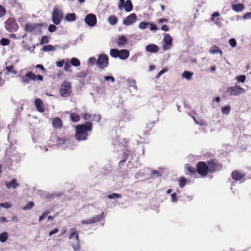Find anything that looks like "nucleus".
I'll list each match as a JSON object with an SVG mask.
<instances>
[{
	"label": "nucleus",
	"mask_w": 251,
	"mask_h": 251,
	"mask_svg": "<svg viewBox=\"0 0 251 251\" xmlns=\"http://www.w3.org/2000/svg\"><path fill=\"white\" fill-rule=\"evenodd\" d=\"M75 138L78 141L85 140L87 138V131L92 130V125L90 122H87L84 124L76 126Z\"/></svg>",
	"instance_id": "obj_1"
},
{
	"label": "nucleus",
	"mask_w": 251,
	"mask_h": 251,
	"mask_svg": "<svg viewBox=\"0 0 251 251\" xmlns=\"http://www.w3.org/2000/svg\"><path fill=\"white\" fill-rule=\"evenodd\" d=\"M36 79L43 81V77L40 75H35L31 72H27L24 75L20 76V80L24 84H28L30 80L35 81Z\"/></svg>",
	"instance_id": "obj_2"
},
{
	"label": "nucleus",
	"mask_w": 251,
	"mask_h": 251,
	"mask_svg": "<svg viewBox=\"0 0 251 251\" xmlns=\"http://www.w3.org/2000/svg\"><path fill=\"white\" fill-rule=\"evenodd\" d=\"M6 30L9 32H14L19 28V25L12 18H8L4 23Z\"/></svg>",
	"instance_id": "obj_3"
},
{
	"label": "nucleus",
	"mask_w": 251,
	"mask_h": 251,
	"mask_svg": "<svg viewBox=\"0 0 251 251\" xmlns=\"http://www.w3.org/2000/svg\"><path fill=\"white\" fill-rule=\"evenodd\" d=\"M71 84L69 81H64L63 82L60 87V94L63 97H68L71 92Z\"/></svg>",
	"instance_id": "obj_4"
},
{
	"label": "nucleus",
	"mask_w": 251,
	"mask_h": 251,
	"mask_svg": "<svg viewBox=\"0 0 251 251\" xmlns=\"http://www.w3.org/2000/svg\"><path fill=\"white\" fill-rule=\"evenodd\" d=\"M63 15L62 12L56 7H54L52 13V20L53 23L58 25L63 19Z\"/></svg>",
	"instance_id": "obj_5"
},
{
	"label": "nucleus",
	"mask_w": 251,
	"mask_h": 251,
	"mask_svg": "<svg viewBox=\"0 0 251 251\" xmlns=\"http://www.w3.org/2000/svg\"><path fill=\"white\" fill-rule=\"evenodd\" d=\"M197 170L202 177L206 176L209 172L207 164L204 162H200L197 164Z\"/></svg>",
	"instance_id": "obj_6"
},
{
	"label": "nucleus",
	"mask_w": 251,
	"mask_h": 251,
	"mask_svg": "<svg viewBox=\"0 0 251 251\" xmlns=\"http://www.w3.org/2000/svg\"><path fill=\"white\" fill-rule=\"evenodd\" d=\"M74 237L75 238V241L72 242V246L74 251H79L80 250V240L78 234L75 231L72 232L69 237V239H72Z\"/></svg>",
	"instance_id": "obj_7"
},
{
	"label": "nucleus",
	"mask_w": 251,
	"mask_h": 251,
	"mask_svg": "<svg viewBox=\"0 0 251 251\" xmlns=\"http://www.w3.org/2000/svg\"><path fill=\"white\" fill-rule=\"evenodd\" d=\"M227 92L230 96H238L245 92V90L238 85L230 87L228 88Z\"/></svg>",
	"instance_id": "obj_8"
},
{
	"label": "nucleus",
	"mask_w": 251,
	"mask_h": 251,
	"mask_svg": "<svg viewBox=\"0 0 251 251\" xmlns=\"http://www.w3.org/2000/svg\"><path fill=\"white\" fill-rule=\"evenodd\" d=\"M207 164L209 172L211 173L219 171L222 168V165L221 164L213 160L207 161Z\"/></svg>",
	"instance_id": "obj_9"
},
{
	"label": "nucleus",
	"mask_w": 251,
	"mask_h": 251,
	"mask_svg": "<svg viewBox=\"0 0 251 251\" xmlns=\"http://www.w3.org/2000/svg\"><path fill=\"white\" fill-rule=\"evenodd\" d=\"M108 64V59L107 55L103 54L100 55L97 61L98 66L101 69H103L107 66Z\"/></svg>",
	"instance_id": "obj_10"
},
{
	"label": "nucleus",
	"mask_w": 251,
	"mask_h": 251,
	"mask_svg": "<svg viewBox=\"0 0 251 251\" xmlns=\"http://www.w3.org/2000/svg\"><path fill=\"white\" fill-rule=\"evenodd\" d=\"M51 140L56 143L55 145L56 146L62 147L63 149L69 147L67 144L69 143V140H65L63 138H60L56 136H52Z\"/></svg>",
	"instance_id": "obj_11"
},
{
	"label": "nucleus",
	"mask_w": 251,
	"mask_h": 251,
	"mask_svg": "<svg viewBox=\"0 0 251 251\" xmlns=\"http://www.w3.org/2000/svg\"><path fill=\"white\" fill-rule=\"evenodd\" d=\"M103 213H102L100 215H96L91 219L82 220L81 221V224L84 225L96 223L101 221V220L103 218Z\"/></svg>",
	"instance_id": "obj_12"
},
{
	"label": "nucleus",
	"mask_w": 251,
	"mask_h": 251,
	"mask_svg": "<svg viewBox=\"0 0 251 251\" xmlns=\"http://www.w3.org/2000/svg\"><path fill=\"white\" fill-rule=\"evenodd\" d=\"M84 21L89 26H94L97 23V18L94 14H89L86 15Z\"/></svg>",
	"instance_id": "obj_13"
},
{
	"label": "nucleus",
	"mask_w": 251,
	"mask_h": 251,
	"mask_svg": "<svg viewBox=\"0 0 251 251\" xmlns=\"http://www.w3.org/2000/svg\"><path fill=\"white\" fill-rule=\"evenodd\" d=\"M137 19L136 15L135 13H131L123 21V24L126 26L130 25L134 23Z\"/></svg>",
	"instance_id": "obj_14"
},
{
	"label": "nucleus",
	"mask_w": 251,
	"mask_h": 251,
	"mask_svg": "<svg viewBox=\"0 0 251 251\" xmlns=\"http://www.w3.org/2000/svg\"><path fill=\"white\" fill-rule=\"evenodd\" d=\"M114 42L117 44L118 47L124 48L127 43V39L124 35H119L118 38L115 40Z\"/></svg>",
	"instance_id": "obj_15"
},
{
	"label": "nucleus",
	"mask_w": 251,
	"mask_h": 251,
	"mask_svg": "<svg viewBox=\"0 0 251 251\" xmlns=\"http://www.w3.org/2000/svg\"><path fill=\"white\" fill-rule=\"evenodd\" d=\"M173 39L169 34H166L164 35L163 41L164 44L163 45V49L165 50H168L172 44Z\"/></svg>",
	"instance_id": "obj_16"
},
{
	"label": "nucleus",
	"mask_w": 251,
	"mask_h": 251,
	"mask_svg": "<svg viewBox=\"0 0 251 251\" xmlns=\"http://www.w3.org/2000/svg\"><path fill=\"white\" fill-rule=\"evenodd\" d=\"M34 104L37 110L40 112H43L45 107L43 102L40 99H36L34 101Z\"/></svg>",
	"instance_id": "obj_17"
},
{
	"label": "nucleus",
	"mask_w": 251,
	"mask_h": 251,
	"mask_svg": "<svg viewBox=\"0 0 251 251\" xmlns=\"http://www.w3.org/2000/svg\"><path fill=\"white\" fill-rule=\"evenodd\" d=\"M5 186L7 189H15L19 186V184L17 182L16 179H12L10 181L6 182Z\"/></svg>",
	"instance_id": "obj_18"
},
{
	"label": "nucleus",
	"mask_w": 251,
	"mask_h": 251,
	"mask_svg": "<svg viewBox=\"0 0 251 251\" xmlns=\"http://www.w3.org/2000/svg\"><path fill=\"white\" fill-rule=\"evenodd\" d=\"M52 125L55 128H60L62 126V122L59 118L56 117L52 119Z\"/></svg>",
	"instance_id": "obj_19"
},
{
	"label": "nucleus",
	"mask_w": 251,
	"mask_h": 251,
	"mask_svg": "<svg viewBox=\"0 0 251 251\" xmlns=\"http://www.w3.org/2000/svg\"><path fill=\"white\" fill-rule=\"evenodd\" d=\"M146 50L148 52L155 53L158 52L159 48L156 45L152 44L147 45Z\"/></svg>",
	"instance_id": "obj_20"
},
{
	"label": "nucleus",
	"mask_w": 251,
	"mask_h": 251,
	"mask_svg": "<svg viewBox=\"0 0 251 251\" xmlns=\"http://www.w3.org/2000/svg\"><path fill=\"white\" fill-rule=\"evenodd\" d=\"M220 15V14L218 12H214L212 16L211 17V20L212 21H213L215 22V24H216L217 25L221 26L222 25V22L220 19V18H217L215 19V17H218Z\"/></svg>",
	"instance_id": "obj_21"
},
{
	"label": "nucleus",
	"mask_w": 251,
	"mask_h": 251,
	"mask_svg": "<svg viewBox=\"0 0 251 251\" xmlns=\"http://www.w3.org/2000/svg\"><path fill=\"white\" fill-rule=\"evenodd\" d=\"M231 176L233 179L240 180L244 177L245 175L238 171H234L231 174Z\"/></svg>",
	"instance_id": "obj_22"
},
{
	"label": "nucleus",
	"mask_w": 251,
	"mask_h": 251,
	"mask_svg": "<svg viewBox=\"0 0 251 251\" xmlns=\"http://www.w3.org/2000/svg\"><path fill=\"white\" fill-rule=\"evenodd\" d=\"M129 52L127 50H121L119 51V58L121 60H125L128 57Z\"/></svg>",
	"instance_id": "obj_23"
},
{
	"label": "nucleus",
	"mask_w": 251,
	"mask_h": 251,
	"mask_svg": "<svg viewBox=\"0 0 251 251\" xmlns=\"http://www.w3.org/2000/svg\"><path fill=\"white\" fill-rule=\"evenodd\" d=\"M231 8L234 11L239 12L243 10L244 9V6L242 3H239L237 4H233L231 5Z\"/></svg>",
	"instance_id": "obj_24"
},
{
	"label": "nucleus",
	"mask_w": 251,
	"mask_h": 251,
	"mask_svg": "<svg viewBox=\"0 0 251 251\" xmlns=\"http://www.w3.org/2000/svg\"><path fill=\"white\" fill-rule=\"evenodd\" d=\"M124 7L126 12H130L133 9V6L130 0H126L124 5Z\"/></svg>",
	"instance_id": "obj_25"
},
{
	"label": "nucleus",
	"mask_w": 251,
	"mask_h": 251,
	"mask_svg": "<svg viewBox=\"0 0 251 251\" xmlns=\"http://www.w3.org/2000/svg\"><path fill=\"white\" fill-rule=\"evenodd\" d=\"M193 72L185 71L182 74L181 76L183 78L186 79L187 80H190L193 78Z\"/></svg>",
	"instance_id": "obj_26"
},
{
	"label": "nucleus",
	"mask_w": 251,
	"mask_h": 251,
	"mask_svg": "<svg viewBox=\"0 0 251 251\" xmlns=\"http://www.w3.org/2000/svg\"><path fill=\"white\" fill-rule=\"evenodd\" d=\"M75 14L74 13L67 14L65 17V19L68 22L75 21Z\"/></svg>",
	"instance_id": "obj_27"
},
{
	"label": "nucleus",
	"mask_w": 251,
	"mask_h": 251,
	"mask_svg": "<svg viewBox=\"0 0 251 251\" xmlns=\"http://www.w3.org/2000/svg\"><path fill=\"white\" fill-rule=\"evenodd\" d=\"M70 118L73 122H77L80 119L79 116L75 113H71L70 114Z\"/></svg>",
	"instance_id": "obj_28"
},
{
	"label": "nucleus",
	"mask_w": 251,
	"mask_h": 251,
	"mask_svg": "<svg viewBox=\"0 0 251 251\" xmlns=\"http://www.w3.org/2000/svg\"><path fill=\"white\" fill-rule=\"evenodd\" d=\"M210 52L212 54H216L220 53V55H222V51L219 49V48L217 46H213L209 50Z\"/></svg>",
	"instance_id": "obj_29"
},
{
	"label": "nucleus",
	"mask_w": 251,
	"mask_h": 251,
	"mask_svg": "<svg viewBox=\"0 0 251 251\" xmlns=\"http://www.w3.org/2000/svg\"><path fill=\"white\" fill-rule=\"evenodd\" d=\"M185 169L188 171L186 174H188V173L191 175L196 174V170L195 168L189 166L188 164L186 165L185 166Z\"/></svg>",
	"instance_id": "obj_30"
},
{
	"label": "nucleus",
	"mask_w": 251,
	"mask_h": 251,
	"mask_svg": "<svg viewBox=\"0 0 251 251\" xmlns=\"http://www.w3.org/2000/svg\"><path fill=\"white\" fill-rule=\"evenodd\" d=\"M119 50L116 49H112L110 50V55L113 58H117L119 57Z\"/></svg>",
	"instance_id": "obj_31"
},
{
	"label": "nucleus",
	"mask_w": 251,
	"mask_h": 251,
	"mask_svg": "<svg viewBox=\"0 0 251 251\" xmlns=\"http://www.w3.org/2000/svg\"><path fill=\"white\" fill-rule=\"evenodd\" d=\"M109 23L112 25H115L118 23V19L115 16H110L108 18Z\"/></svg>",
	"instance_id": "obj_32"
},
{
	"label": "nucleus",
	"mask_w": 251,
	"mask_h": 251,
	"mask_svg": "<svg viewBox=\"0 0 251 251\" xmlns=\"http://www.w3.org/2000/svg\"><path fill=\"white\" fill-rule=\"evenodd\" d=\"M8 239V234L7 232H3L0 234V242L4 243Z\"/></svg>",
	"instance_id": "obj_33"
},
{
	"label": "nucleus",
	"mask_w": 251,
	"mask_h": 251,
	"mask_svg": "<svg viewBox=\"0 0 251 251\" xmlns=\"http://www.w3.org/2000/svg\"><path fill=\"white\" fill-rule=\"evenodd\" d=\"M70 63L75 67H78L80 65L79 60L76 58H72L70 60Z\"/></svg>",
	"instance_id": "obj_34"
},
{
	"label": "nucleus",
	"mask_w": 251,
	"mask_h": 251,
	"mask_svg": "<svg viewBox=\"0 0 251 251\" xmlns=\"http://www.w3.org/2000/svg\"><path fill=\"white\" fill-rule=\"evenodd\" d=\"M34 205V203L33 201H30L28 202L24 207H23L24 210H27L31 209L33 208Z\"/></svg>",
	"instance_id": "obj_35"
},
{
	"label": "nucleus",
	"mask_w": 251,
	"mask_h": 251,
	"mask_svg": "<svg viewBox=\"0 0 251 251\" xmlns=\"http://www.w3.org/2000/svg\"><path fill=\"white\" fill-rule=\"evenodd\" d=\"M54 50L55 48L51 45H46L43 48V50L45 51H53Z\"/></svg>",
	"instance_id": "obj_36"
},
{
	"label": "nucleus",
	"mask_w": 251,
	"mask_h": 251,
	"mask_svg": "<svg viewBox=\"0 0 251 251\" xmlns=\"http://www.w3.org/2000/svg\"><path fill=\"white\" fill-rule=\"evenodd\" d=\"M101 119L100 115L98 114H93L92 116L91 121L99 122Z\"/></svg>",
	"instance_id": "obj_37"
},
{
	"label": "nucleus",
	"mask_w": 251,
	"mask_h": 251,
	"mask_svg": "<svg viewBox=\"0 0 251 251\" xmlns=\"http://www.w3.org/2000/svg\"><path fill=\"white\" fill-rule=\"evenodd\" d=\"M149 22H142L139 25V28L141 29H145L149 27Z\"/></svg>",
	"instance_id": "obj_38"
},
{
	"label": "nucleus",
	"mask_w": 251,
	"mask_h": 251,
	"mask_svg": "<svg viewBox=\"0 0 251 251\" xmlns=\"http://www.w3.org/2000/svg\"><path fill=\"white\" fill-rule=\"evenodd\" d=\"M230 110V107L229 105H226L223 107L221 109V111L223 114L227 115Z\"/></svg>",
	"instance_id": "obj_39"
},
{
	"label": "nucleus",
	"mask_w": 251,
	"mask_h": 251,
	"mask_svg": "<svg viewBox=\"0 0 251 251\" xmlns=\"http://www.w3.org/2000/svg\"><path fill=\"white\" fill-rule=\"evenodd\" d=\"M127 82L129 87H132L135 90L137 89V87L136 85V81L134 79H128Z\"/></svg>",
	"instance_id": "obj_40"
},
{
	"label": "nucleus",
	"mask_w": 251,
	"mask_h": 251,
	"mask_svg": "<svg viewBox=\"0 0 251 251\" xmlns=\"http://www.w3.org/2000/svg\"><path fill=\"white\" fill-rule=\"evenodd\" d=\"M81 116L86 121H91L92 118V115L89 113H81Z\"/></svg>",
	"instance_id": "obj_41"
},
{
	"label": "nucleus",
	"mask_w": 251,
	"mask_h": 251,
	"mask_svg": "<svg viewBox=\"0 0 251 251\" xmlns=\"http://www.w3.org/2000/svg\"><path fill=\"white\" fill-rule=\"evenodd\" d=\"M88 70L83 71H81V72L78 73L77 74V75H76V76L78 77H84L86 76L87 75H88Z\"/></svg>",
	"instance_id": "obj_42"
},
{
	"label": "nucleus",
	"mask_w": 251,
	"mask_h": 251,
	"mask_svg": "<svg viewBox=\"0 0 251 251\" xmlns=\"http://www.w3.org/2000/svg\"><path fill=\"white\" fill-rule=\"evenodd\" d=\"M122 196L117 193H113L112 194L109 195L108 196V198L110 199H114L121 198Z\"/></svg>",
	"instance_id": "obj_43"
},
{
	"label": "nucleus",
	"mask_w": 251,
	"mask_h": 251,
	"mask_svg": "<svg viewBox=\"0 0 251 251\" xmlns=\"http://www.w3.org/2000/svg\"><path fill=\"white\" fill-rule=\"evenodd\" d=\"M10 43V41L7 38H3L1 39L0 41V44L2 46H7Z\"/></svg>",
	"instance_id": "obj_44"
},
{
	"label": "nucleus",
	"mask_w": 251,
	"mask_h": 251,
	"mask_svg": "<svg viewBox=\"0 0 251 251\" xmlns=\"http://www.w3.org/2000/svg\"><path fill=\"white\" fill-rule=\"evenodd\" d=\"M49 213L50 211L48 210L44 212L42 215L39 217V221H41L42 220L44 219Z\"/></svg>",
	"instance_id": "obj_45"
},
{
	"label": "nucleus",
	"mask_w": 251,
	"mask_h": 251,
	"mask_svg": "<svg viewBox=\"0 0 251 251\" xmlns=\"http://www.w3.org/2000/svg\"><path fill=\"white\" fill-rule=\"evenodd\" d=\"M49 40L47 36H44L42 37L41 40V44H46L49 43Z\"/></svg>",
	"instance_id": "obj_46"
},
{
	"label": "nucleus",
	"mask_w": 251,
	"mask_h": 251,
	"mask_svg": "<svg viewBox=\"0 0 251 251\" xmlns=\"http://www.w3.org/2000/svg\"><path fill=\"white\" fill-rule=\"evenodd\" d=\"M229 45L232 47L234 48L236 46V40L234 38L230 39L229 41Z\"/></svg>",
	"instance_id": "obj_47"
},
{
	"label": "nucleus",
	"mask_w": 251,
	"mask_h": 251,
	"mask_svg": "<svg viewBox=\"0 0 251 251\" xmlns=\"http://www.w3.org/2000/svg\"><path fill=\"white\" fill-rule=\"evenodd\" d=\"M186 182V179L182 177L179 180V186L181 188L183 187L185 185Z\"/></svg>",
	"instance_id": "obj_48"
},
{
	"label": "nucleus",
	"mask_w": 251,
	"mask_h": 251,
	"mask_svg": "<svg viewBox=\"0 0 251 251\" xmlns=\"http://www.w3.org/2000/svg\"><path fill=\"white\" fill-rule=\"evenodd\" d=\"M246 77L244 75H241L237 77V80L238 81L244 82L246 80Z\"/></svg>",
	"instance_id": "obj_49"
},
{
	"label": "nucleus",
	"mask_w": 251,
	"mask_h": 251,
	"mask_svg": "<svg viewBox=\"0 0 251 251\" xmlns=\"http://www.w3.org/2000/svg\"><path fill=\"white\" fill-rule=\"evenodd\" d=\"M57 29L56 26L54 25H50L48 27V30L50 32H54Z\"/></svg>",
	"instance_id": "obj_50"
},
{
	"label": "nucleus",
	"mask_w": 251,
	"mask_h": 251,
	"mask_svg": "<svg viewBox=\"0 0 251 251\" xmlns=\"http://www.w3.org/2000/svg\"><path fill=\"white\" fill-rule=\"evenodd\" d=\"M160 176H161V175L160 174L159 172L158 171L153 170L152 172V173H151V177H154V176L159 177Z\"/></svg>",
	"instance_id": "obj_51"
},
{
	"label": "nucleus",
	"mask_w": 251,
	"mask_h": 251,
	"mask_svg": "<svg viewBox=\"0 0 251 251\" xmlns=\"http://www.w3.org/2000/svg\"><path fill=\"white\" fill-rule=\"evenodd\" d=\"M149 27H150V29L151 30L156 31L157 30V28L156 25H154V24H152V23H150V22H149Z\"/></svg>",
	"instance_id": "obj_52"
},
{
	"label": "nucleus",
	"mask_w": 251,
	"mask_h": 251,
	"mask_svg": "<svg viewBox=\"0 0 251 251\" xmlns=\"http://www.w3.org/2000/svg\"><path fill=\"white\" fill-rule=\"evenodd\" d=\"M6 12L5 8L2 6L0 5V18L3 16Z\"/></svg>",
	"instance_id": "obj_53"
},
{
	"label": "nucleus",
	"mask_w": 251,
	"mask_h": 251,
	"mask_svg": "<svg viewBox=\"0 0 251 251\" xmlns=\"http://www.w3.org/2000/svg\"><path fill=\"white\" fill-rule=\"evenodd\" d=\"M104 79L106 81L110 80L112 83H114L115 81V78L113 76H104Z\"/></svg>",
	"instance_id": "obj_54"
},
{
	"label": "nucleus",
	"mask_w": 251,
	"mask_h": 251,
	"mask_svg": "<svg viewBox=\"0 0 251 251\" xmlns=\"http://www.w3.org/2000/svg\"><path fill=\"white\" fill-rule=\"evenodd\" d=\"M11 204L8 202L1 203L0 204V206H2L6 208L11 207Z\"/></svg>",
	"instance_id": "obj_55"
},
{
	"label": "nucleus",
	"mask_w": 251,
	"mask_h": 251,
	"mask_svg": "<svg viewBox=\"0 0 251 251\" xmlns=\"http://www.w3.org/2000/svg\"><path fill=\"white\" fill-rule=\"evenodd\" d=\"M120 2L118 5V8L119 10H121L123 9L124 7V5L126 3L125 0H120Z\"/></svg>",
	"instance_id": "obj_56"
},
{
	"label": "nucleus",
	"mask_w": 251,
	"mask_h": 251,
	"mask_svg": "<svg viewBox=\"0 0 251 251\" xmlns=\"http://www.w3.org/2000/svg\"><path fill=\"white\" fill-rule=\"evenodd\" d=\"M168 71L167 69H164L161 70L156 75V78H159L162 75L166 72Z\"/></svg>",
	"instance_id": "obj_57"
},
{
	"label": "nucleus",
	"mask_w": 251,
	"mask_h": 251,
	"mask_svg": "<svg viewBox=\"0 0 251 251\" xmlns=\"http://www.w3.org/2000/svg\"><path fill=\"white\" fill-rule=\"evenodd\" d=\"M64 64V60H61L59 61H57L56 62V66L59 67H62L63 66Z\"/></svg>",
	"instance_id": "obj_58"
},
{
	"label": "nucleus",
	"mask_w": 251,
	"mask_h": 251,
	"mask_svg": "<svg viewBox=\"0 0 251 251\" xmlns=\"http://www.w3.org/2000/svg\"><path fill=\"white\" fill-rule=\"evenodd\" d=\"M70 68H71V65H70V64L68 62H66L65 64V66H64V70L66 71H70Z\"/></svg>",
	"instance_id": "obj_59"
},
{
	"label": "nucleus",
	"mask_w": 251,
	"mask_h": 251,
	"mask_svg": "<svg viewBox=\"0 0 251 251\" xmlns=\"http://www.w3.org/2000/svg\"><path fill=\"white\" fill-rule=\"evenodd\" d=\"M243 19H251V12H249L243 16Z\"/></svg>",
	"instance_id": "obj_60"
},
{
	"label": "nucleus",
	"mask_w": 251,
	"mask_h": 251,
	"mask_svg": "<svg viewBox=\"0 0 251 251\" xmlns=\"http://www.w3.org/2000/svg\"><path fill=\"white\" fill-rule=\"evenodd\" d=\"M58 232V229L57 228H55L53 230L49 232V236H51L53 234L56 233Z\"/></svg>",
	"instance_id": "obj_61"
},
{
	"label": "nucleus",
	"mask_w": 251,
	"mask_h": 251,
	"mask_svg": "<svg viewBox=\"0 0 251 251\" xmlns=\"http://www.w3.org/2000/svg\"><path fill=\"white\" fill-rule=\"evenodd\" d=\"M96 62V59L94 57H90L88 60V63L90 64H94Z\"/></svg>",
	"instance_id": "obj_62"
},
{
	"label": "nucleus",
	"mask_w": 251,
	"mask_h": 251,
	"mask_svg": "<svg viewBox=\"0 0 251 251\" xmlns=\"http://www.w3.org/2000/svg\"><path fill=\"white\" fill-rule=\"evenodd\" d=\"M8 220H7V218L5 217H0V224L3 223H6L7 222Z\"/></svg>",
	"instance_id": "obj_63"
},
{
	"label": "nucleus",
	"mask_w": 251,
	"mask_h": 251,
	"mask_svg": "<svg viewBox=\"0 0 251 251\" xmlns=\"http://www.w3.org/2000/svg\"><path fill=\"white\" fill-rule=\"evenodd\" d=\"M171 197H172V201L173 202H175V201H177L176 195V194L175 193L172 194L171 195Z\"/></svg>",
	"instance_id": "obj_64"
}]
</instances>
